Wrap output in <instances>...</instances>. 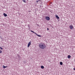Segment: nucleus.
I'll list each match as a JSON object with an SVG mask.
<instances>
[{"instance_id":"23","label":"nucleus","mask_w":75,"mask_h":75,"mask_svg":"<svg viewBox=\"0 0 75 75\" xmlns=\"http://www.w3.org/2000/svg\"><path fill=\"white\" fill-rule=\"evenodd\" d=\"M7 66H5V68H7Z\"/></svg>"},{"instance_id":"11","label":"nucleus","mask_w":75,"mask_h":75,"mask_svg":"<svg viewBox=\"0 0 75 75\" xmlns=\"http://www.w3.org/2000/svg\"><path fill=\"white\" fill-rule=\"evenodd\" d=\"M31 32H32V33H34V34H35V32H34L32 30H30Z\"/></svg>"},{"instance_id":"2","label":"nucleus","mask_w":75,"mask_h":75,"mask_svg":"<svg viewBox=\"0 0 75 75\" xmlns=\"http://www.w3.org/2000/svg\"><path fill=\"white\" fill-rule=\"evenodd\" d=\"M45 18L47 20H50V17L48 16L46 17H45Z\"/></svg>"},{"instance_id":"3","label":"nucleus","mask_w":75,"mask_h":75,"mask_svg":"<svg viewBox=\"0 0 75 75\" xmlns=\"http://www.w3.org/2000/svg\"><path fill=\"white\" fill-rule=\"evenodd\" d=\"M69 28L70 29H73L74 27H73V25H71L69 26Z\"/></svg>"},{"instance_id":"22","label":"nucleus","mask_w":75,"mask_h":75,"mask_svg":"<svg viewBox=\"0 0 75 75\" xmlns=\"http://www.w3.org/2000/svg\"><path fill=\"white\" fill-rule=\"evenodd\" d=\"M37 25H38V26H39V25L37 24Z\"/></svg>"},{"instance_id":"1","label":"nucleus","mask_w":75,"mask_h":75,"mask_svg":"<svg viewBox=\"0 0 75 75\" xmlns=\"http://www.w3.org/2000/svg\"><path fill=\"white\" fill-rule=\"evenodd\" d=\"M39 47L40 48L42 49V50L45 49V47H46L45 45L44 44L42 43L39 44Z\"/></svg>"},{"instance_id":"14","label":"nucleus","mask_w":75,"mask_h":75,"mask_svg":"<svg viewBox=\"0 0 75 75\" xmlns=\"http://www.w3.org/2000/svg\"><path fill=\"white\" fill-rule=\"evenodd\" d=\"M3 68H6V66L3 65Z\"/></svg>"},{"instance_id":"5","label":"nucleus","mask_w":75,"mask_h":75,"mask_svg":"<svg viewBox=\"0 0 75 75\" xmlns=\"http://www.w3.org/2000/svg\"><path fill=\"white\" fill-rule=\"evenodd\" d=\"M3 15H4V17H7V15L5 13H4L3 14Z\"/></svg>"},{"instance_id":"4","label":"nucleus","mask_w":75,"mask_h":75,"mask_svg":"<svg viewBox=\"0 0 75 75\" xmlns=\"http://www.w3.org/2000/svg\"><path fill=\"white\" fill-rule=\"evenodd\" d=\"M30 45H31V42H30L28 43V47H29Z\"/></svg>"},{"instance_id":"10","label":"nucleus","mask_w":75,"mask_h":75,"mask_svg":"<svg viewBox=\"0 0 75 75\" xmlns=\"http://www.w3.org/2000/svg\"><path fill=\"white\" fill-rule=\"evenodd\" d=\"M60 64L61 65H62V64H63V63L62 62H60Z\"/></svg>"},{"instance_id":"13","label":"nucleus","mask_w":75,"mask_h":75,"mask_svg":"<svg viewBox=\"0 0 75 75\" xmlns=\"http://www.w3.org/2000/svg\"><path fill=\"white\" fill-rule=\"evenodd\" d=\"M28 28H30V25L28 24Z\"/></svg>"},{"instance_id":"15","label":"nucleus","mask_w":75,"mask_h":75,"mask_svg":"<svg viewBox=\"0 0 75 75\" xmlns=\"http://www.w3.org/2000/svg\"><path fill=\"white\" fill-rule=\"evenodd\" d=\"M1 53H2V51H1L0 50V54H1Z\"/></svg>"},{"instance_id":"17","label":"nucleus","mask_w":75,"mask_h":75,"mask_svg":"<svg viewBox=\"0 0 75 75\" xmlns=\"http://www.w3.org/2000/svg\"><path fill=\"white\" fill-rule=\"evenodd\" d=\"M38 1H36V2H37V3H38Z\"/></svg>"},{"instance_id":"20","label":"nucleus","mask_w":75,"mask_h":75,"mask_svg":"<svg viewBox=\"0 0 75 75\" xmlns=\"http://www.w3.org/2000/svg\"><path fill=\"white\" fill-rule=\"evenodd\" d=\"M73 69H74V71H75V68H74Z\"/></svg>"},{"instance_id":"16","label":"nucleus","mask_w":75,"mask_h":75,"mask_svg":"<svg viewBox=\"0 0 75 75\" xmlns=\"http://www.w3.org/2000/svg\"><path fill=\"white\" fill-rule=\"evenodd\" d=\"M0 48L1 49V50H3V48L2 47H0Z\"/></svg>"},{"instance_id":"6","label":"nucleus","mask_w":75,"mask_h":75,"mask_svg":"<svg viewBox=\"0 0 75 75\" xmlns=\"http://www.w3.org/2000/svg\"><path fill=\"white\" fill-rule=\"evenodd\" d=\"M35 34L37 36L39 37H41L40 35L37 34V33H35Z\"/></svg>"},{"instance_id":"8","label":"nucleus","mask_w":75,"mask_h":75,"mask_svg":"<svg viewBox=\"0 0 75 75\" xmlns=\"http://www.w3.org/2000/svg\"><path fill=\"white\" fill-rule=\"evenodd\" d=\"M56 17H57V19H59V17H58V16L57 15H56L55 16Z\"/></svg>"},{"instance_id":"12","label":"nucleus","mask_w":75,"mask_h":75,"mask_svg":"<svg viewBox=\"0 0 75 75\" xmlns=\"http://www.w3.org/2000/svg\"><path fill=\"white\" fill-rule=\"evenodd\" d=\"M22 0L23 2H24V3H26L25 0Z\"/></svg>"},{"instance_id":"25","label":"nucleus","mask_w":75,"mask_h":75,"mask_svg":"<svg viewBox=\"0 0 75 75\" xmlns=\"http://www.w3.org/2000/svg\"><path fill=\"white\" fill-rule=\"evenodd\" d=\"M74 61H75V59H74Z\"/></svg>"},{"instance_id":"21","label":"nucleus","mask_w":75,"mask_h":75,"mask_svg":"<svg viewBox=\"0 0 75 75\" xmlns=\"http://www.w3.org/2000/svg\"><path fill=\"white\" fill-rule=\"evenodd\" d=\"M28 12H31V11H28Z\"/></svg>"},{"instance_id":"19","label":"nucleus","mask_w":75,"mask_h":75,"mask_svg":"<svg viewBox=\"0 0 75 75\" xmlns=\"http://www.w3.org/2000/svg\"><path fill=\"white\" fill-rule=\"evenodd\" d=\"M47 30H49V29L48 28H47Z\"/></svg>"},{"instance_id":"7","label":"nucleus","mask_w":75,"mask_h":75,"mask_svg":"<svg viewBox=\"0 0 75 75\" xmlns=\"http://www.w3.org/2000/svg\"><path fill=\"white\" fill-rule=\"evenodd\" d=\"M71 55H69L68 56L67 58H68L69 59H70V58H71Z\"/></svg>"},{"instance_id":"18","label":"nucleus","mask_w":75,"mask_h":75,"mask_svg":"<svg viewBox=\"0 0 75 75\" xmlns=\"http://www.w3.org/2000/svg\"><path fill=\"white\" fill-rule=\"evenodd\" d=\"M41 0H38V1H41Z\"/></svg>"},{"instance_id":"24","label":"nucleus","mask_w":75,"mask_h":75,"mask_svg":"<svg viewBox=\"0 0 75 75\" xmlns=\"http://www.w3.org/2000/svg\"><path fill=\"white\" fill-rule=\"evenodd\" d=\"M17 55H18V57H19V56H18V54Z\"/></svg>"},{"instance_id":"9","label":"nucleus","mask_w":75,"mask_h":75,"mask_svg":"<svg viewBox=\"0 0 75 75\" xmlns=\"http://www.w3.org/2000/svg\"><path fill=\"white\" fill-rule=\"evenodd\" d=\"M41 68L42 69H44V67L43 66H41Z\"/></svg>"}]
</instances>
